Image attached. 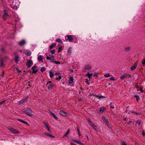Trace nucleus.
<instances>
[{"instance_id":"1","label":"nucleus","mask_w":145,"mask_h":145,"mask_svg":"<svg viewBox=\"0 0 145 145\" xmlns=\"http://www.w3.org/2000/svg\"><path fill=\"white\" fill-rule=\"evenodd\" d=\"M32 110L30 109L27 108L26 110H24V112L27 115L30 116H32L33 115L31 114V113H32Z\"/></svg>"},{"instance_id":"2","label":"nucleus","mask_w":145,"mask_h":145,"mask_svg":"<svg viewBox=\"0 0 145 145\" xmlns=\"http://www.w3.org/2000/svg\"><path fill=\"white\" fill-rule=\"evenodd\" d=\"M131 75L128 73H126L124 74L123 76H121L120 77V78L122 80H123L125 78H128L131 77Z\"/></svg>"},{"instance_id":"3","label":"nucleus","mask_w":145,"mask_h":145,"mask_svg":"<svg viewBox=\"0 0 145 145\" xmlns=\"http://www.w3.org/2000/svg\"><path fill=\"white\" fill-rule=\"evenodd\" d=\"M47 85L48 89H52L54 86V84H52L51 81H49L47 83Z\"/></svg>"},{"instance_id":"4","label":"nucleus","mask_w":145,"mask_h":145,"mask_svg":"<svg viewBox=\"0 0 145 145\" xmlns=\"http://www.w3.org/2000/svg\"><path fill=\"white\" fill-rule=\"evenodd\" d=\"M67 38V40L69 42H72L74 40L73 37L71 35H67L65 36V38L66 39V38Z\"/></svg>"},{"instance_id":"5","label":"nucleus","mask_w":145,"mask_h":145,"mask_svg":"<svg viewBox=\"0 0 145 145\" xmlns=\"http://www.w3.org/2000/svg\"><path fill=\"white\" fill-rule=\"evenodd\" d=\"M8 129L9 131H10L14 134H18L20 133L19 131L16 130L12 128L9 127L8 128Z\"/></svg>"},{"instance_id":"6","label":"nucleus","mask_w":145,"mask_h":145,"mask_svg":"<svg viewBox=\"0 0 145 145\" xmlns=\"http://www.w3.org/2000/svg\"><path fill=\"white\" fill-rule=\"evenodd\" d=\"M33 64L32 61L31 60H29L27 61L26 65L28 68H30L31 67Z\"/></svg>"},{"instance_id":"7","label":"nucleus","mask_w":145,"mask_h":145,"mask_svg":"<svg viewBox=\"0 0 145 145\" xmlns=\"http://www.w3.org/2000/svg\"><path fill=\"white\" fill-rule=\"evenodd\" d=\"M8 16V15L7 14V13L6 12L5 10H4V14L3 15L2 18L3 20H6L7 17Z\"/></svg>"},{"instance_id":"8","label":"nucleus","mask_w":145,"mask_h":145,"mask_svg":"<svg viewBox=\"0 0 145 145\" xmlns=\"http://www.w3.org/2000/svg\"><path fill=\"white\" fill-rule=\"evenodd\" d=\"M59 113L61 115L65 116H68L69 115L68 113L63 110H60L59 112Z\"/></svg>"},{"instance_id":"9","label":"nucleus","mask_w":145,"mask_h":145,"mask_svg":"<svg viewBox=\"0 0 145 145\" xmlns=\"http://www.w3.org/2000/svg\"><path fill=\"white\" fill-rule=\"evenodd\" d=\"M37 67L36 66H34L31 67V69L33 71V73H36L37 72L38 70H37Z\"/></svg>"},{"instance_id":"10","label":"nucleus","mask_w":145,"mask_h":145,"mask_svg":"<svg viewBox=\"0 0 145 145\" xmlns=\"http://www.w3.org/2000/svg\"><path fill=\"white\" fill-rule=\"evenodd\" d=\"M15 56L14 60L16 61V63H18L19 61V56L17 54V53L15 52L14 53Z\"/></svg>"},{"instance_id":"11","label":"nucleus","mask_w":145,"mask_h":145,"mask_svg":"<svg viewBox=\"0 0 145 145\" xmlns=\"http://www.w3.org/2000/svg\"><path fill=\"white\" fill-rule=\"evenodd\" d=\"M138 64V62H137L133 64V65L132 66L131 68V69L132 71L134 70L137 67V65Z\"/></svg>"},{"instance_id":"12","label":"nucleus","mask_w":145,"mask_h":145,"mask_svg":"<svg viewBox=\"0 0 145 145\" xmlns=\"http://www.w3.org/2000/svg\"><path fill=\"white\" fill-rule=\"evenodd\" d=\"M105 110V108L104 107H102L100 108V109L98 110L97 111V113L98 114H101L103 113V111Z\"/></svg>"},{"instance_id":"13","label":"nucleus","mask_w":145,"mask_h":145,"mask_svg":"<svg viewBox=\"0 0 145 145\" xmlns=\"http://www.w3.org/2000/svg\"><path fill=\"white\" fill-rule=\"evenodd\" d=\"M18 44L20 46H22L25 44V41L24 40H22L21 41L19 42L18 43Z\"/></svg>"},{"instance_id":"14","label":"nucleus","mask_w":145,"mask_h":145,"mask_svg":"<svg viewBox=\"0 0 145 145\" xmlns=\"http://www.w3.org/2000/svg\"><path fill=\"white\" fill-rule=\"evenodd\" d=\"M18 120V121H20L22 123H24V124L26 125H27L28 126H29V124L27 123L24 121L23 120H22L20 119H19Z\"/></svg>"},{"instance_id":"15","label":"nucleus","mask_w":145,"mask_h":145,"mask_svg":"<svg viewBox=\"0 0 145 145\" xmlns=\"http://www.w3.org/2000/svg\"><path fill=\"white\" fill-rule=\"evenodd\" d=\"M72 140L73 141V142H75L77 144H78L80 145H84V144L83 143H82L80 141H79L78 140H76L75 139H72Z\"/></svg>"},{"instance_id":"16","label":"nucleus","mask_w":145,"mask_h":145,"mask_svg":"<svg viewBox=\"0 0 145 145\" xmlns=\"http://www.w3.org/2000/svg\"><path fill=\"white\" fill-rule=\"evenodd\" d=\"M102 119L103 120L105 121L106 124H108V120L106 119L105 117L104 116L103 117H102Z\"/></svg>"},{"instance_id":"17","label":"nucleus","mask_w":145,"mask_h":145,"mask_svg":"<svg viewBox=\"0 0 145 145\" xmlns=\"http://www.w3.org/2000/svg\"><path fill=\"white\" fill-rule=\"evenodd\" d=\"M11 7L12 8L15 9H16L18 8L17 6L15 4H14V1H13V2L12 3V4L11 5Z\"/></svg>"},{"instance_id":"18","label":"nucleus","mask_w":145,"mask_h":145,"mask_svg":"<svg viewBox=\"0 0 145 145\" xmlns=\"http://www.w3.org/2000/svg\"><path fill=\"white\" fill-rule=\"evenodd\" d=\"M73 77L71 76L70 77L69 79V83L70 84H71L73 82Z\"/></svg>"},{"instance_id":"19","label":"nucleus","mask_w":145,"mask_h":145,"mask_svg":"<svg viewBox=\"0 0 145 145\" xmlns=\"http://www.w3.org/2000/svg\"><path fill=\"white\" fill-rule=\"evenodd\" d=\"M44 134L47 136H49L50 137H52L53 138L55 137L54 136L52 135L51 134L48 133H44Z\"/></svg>"},{"instance_id":"20","label":"nucleus","mask_w":145,"mask_h":145,"mask_svg":"<svg viewBox=\"0 0 145 145\" xmlns=\"http://www.w3.org/2000/svg\"><path fill=\"white\" fill-rule=\"evenodd\" d=\"M85 69L87 70H90L91 68V66L89 65H87L85 66Z\"/></svg>"},{"instance_id":"21","label":"nucleus","mask_w":145,"mask_h":145,"mask_svg":"<svg viewBox=\"0 0 145 145\" xmlns=\"http://www.w3.org/2000/svg\"><path fill=\"white\" fill-rule=\"evenodd\" d=\"M43 57V56H38V60L39 61V62H40L42 60V58Z\"/></svg>"},{"instance_id":"22","label":"nucleus","mask_w":145,"mask_h":145,"mask_svg":"<svg viewBox=\"0 0 145 145\" xmlns=\"http://www.w3.org/2000/svg\"><path fill=\"white\" fill-rule=\"evenodd\" d=\"M50 114H51L52 116L54 117V118L56 120H57L58 118L54 114L52 113V112H50Z\"/></svg>"},{"instance_id":"23","label":"nucleus","mask_w":145,"mask_h":145,"mask_svg":"<svg viewBox=\"0 0 145 145\" xmlns=\"http://www.w3.org/2000/svg\"><path fill=\"white\" fill-rule=\"evenodd\" d=\"M72 48L71 47H69L68 50H67V53L69 55H70L72 53L71 51Z\"/></svg>"},{"instance_id":"24","label":"nucleus","mask_w":145,"mask_h":145,"mask_svg":"<svg viewBox=\"0 0 145 145\" xmlns=\"http://www.w3.org/2000/svg\"><path fill=\"white\" fill-rule=\"evenodd\" d=\"M92 74H90L89 73H88L87 74V75H86V76H87L88 77V78L89 79H90L91 77H92Z\"/></svg>"},{"instance_id":"25","label":"nucleus","mask_w":145,"mask_h":145,"mask_svg":"<svg viewBox=\"0 0 145 145\" xmlns=\"http://www.w3.org/2000/svg\"><path fill=\"white\" fill-rule=\"evenodd\" d=\"M88 121V124H89L90 125L91 127L93 126V125L94 124L90 120H89Z\"/></svg>"},{"instance_id":"26","label":"nucleus","mask_w":145,"mask_h":145,"mask_svg":"<svg viewBox=\"0 0 145 145\" xmlns=\"http://www.w3.org/2000/svg\"><path fill=\"white\" fill-rule=\"evenodd\" d=\"M50 77L51 78H52L54 76V73L52 72V71H50Z\"/></svg>"},{"instance_id":"27","label":"nucleus","mask_w":145,"mask_h":145,"mask_svg":"<svg viewBox=\"0 0 145 145\" xmlns=\"http://www.w3.org/2000/svg\"><path fill=\"white\" fill-rule=\"evenodd\" d=\"M130 50V48L129 47H127V48H125V49L124 51H125V52H129Z\"/></svg>"},{"instance_id":"28","label":"nucleus","mask_w":145,"mask_h":145,"mask_svg":"<svg viewBox=\"0 0 145 145\" xmlns=\"http://www.w3.org/2000/svg\"><path fill=\"white\" fill-rule=\"evenodd\" d=\"M25 55L27 56H30L31 54V52L30 51H27L25 54Z\"/></svg>"},{"instance_id":"29","label":"nucleus","mask_w":145,"mask_h":145,"mask_svg":"<svg viewBox=\"0 0 145 145\" xmlns=\"http://www.w3.org/2000/svg\"><path fill=\"white\" fill-rule=\"evenodd\" d=\"M70 129H68L67 130V132H66L65 134L64 135L63 137H66L69 134V133L70 132Z\"/></svg>"},{"instance_id":"30","label":"nucleus","mask_w":145,"mask_h":145,"mask_svg":"<svg viewBox=\"0 0 145 145\" xmlns=\"http://www.w3.org/2000/svg\"><path fill=\"white\" fill-rule=\"evenodd\" d=\"M134 97L136 98L137 101L138 102L140 99L139 96L137 95H135Z\"/></svg>"},{"instance_id":"31","label":"nucleus","mask_w":145,"mask_h":145,"mask_svg":"<svg viewBox=\"0 0 145 145\" xmlns=\"http://www.w3.org/2000/svg\"><path fill=\"white\" fill-rule=\"evenodd\" d=\"M25 99H24L21 101H19V104L21 105L23 104L25 102Z\"/></svg>"},{"instance_id":"32","label":"nucleus","mask_w":145,"mask_h":145,"mask_svg":"<svg viewBox=\"0 0 145 145\" xmlns=\"http://www.w3.org/2000/svg\"><path fill=\"white\" fill-rule=\"evenodd\" d=\"M96 131H97V126L95 125L94 124L93 126L92 127Z\"/></svg>"},{"instance_id":"33","label":"nucleus","mask_w":145,"mask_h":145,"mask_svg":"<svg viewBox=\"0 0 145 145\" xmlns=\"http://www.w3.org/2000/svg\"><path fill=\"white\" fill-rule=\"evenodd\" d=\"M56 42H59L60 43H62V42L61 40L60 39H56Z\"/></svg>"},{"instance_id":"34","label":"nucleus","mask_w":145,"mask_h":145,"mask_svg":"<svg viewBox=\"0 0 145 145\" xmlns=\"http://www.w3.org/2000/svg\"><path fill=\"white\" fill-rule=\"evenodd\" d=\"M56 45V44L55 43H54L53 44L50 46V49H52L54 47H55Z\"/></svg>"},{"instance_id":"35","label":"nucleus","mask_w":145,"mask_h":145,"mask_svg":"<svg viewBox=\"0 0 145 145\" xmlns=\"http://www.w3.org/2000/svg\"><path fill=\"white\" fill-rule=\"evenodd\" d=\"M45 69L46 68L45 67H42L41 68L40 70L42 72H43L45 70Z\"/></svg>"},{"instance_id":"36","label":"nucleus","mask_w":145,"mask_h":145,"mask_svg":"<svg viewBox=\"0 0 145 145\" xmlns=\"http://www.w3.org/2000/svg\"><path fill=\"white\" fill-rule=\"evenodd\" d=\"M62 48V46H59L58 49V53H59L61 52Z\"/></svg>"},{"instance_id":"37","label":"nucleus","mask_w":145,"mask_h":145,"mask_svg":"<svg viewBox=\"0 0 145 145\" xmlns=\"http://www.w3.org/2000/svg\"><path fill=\"white\" fill-rule=\"evenodd\" d=\"M53 63L57 65H59L60 64V62L58 61H53Z\"/></svg>"},{"instance_id":"38","label":"nucleus","mask_w":145,"mask_h":145,"mask_svg":"<svg viewBox=\"0 0 145 145\" xmlns=\"http://www.w3.org/2000/svg\"><path fill=\"white\" fill-rule=\"evenodd\" d=\"M142 63L143 65H145V58L142 60Z\"/></svg>"},{"instance_id":"39","label":"nucleus","mask_w":145,"mask_h":145,"mask_svg":"<svg viewBox=\"0 0 145 145\" xmlns=\"http://www.w3.org/2000/svg\"><path fill=\"white\" fill-rule=\"evenodd\" d=\"M62 77L61 76H59L58 77L56 78V79L57 80L59 81L60 79Z\"/></svg>"},{"instance_id":"40","label":"nucleus","mask_w":145,"mask_h":145,"mask_svg":"<svg viewBox=\"0 0 145 145\" xmlns=\"http://www.w3.org/2000/svg\"><path fill=\"white\" fill-rule=\"evenodd\" d=\"M77 130L78 131V134L79 135V136H81V134L80 133V131H79V129H78V127H77Z\"/></svg>"},{"instance_id":"41","label":"nucleus","mask_w":145,"mask_h":145,"mask_svg":"<svg viewBox=\"0 0 145 145\" xmlns=\"http://www.w3.org/2000/svg\"><path fill=\"white\" fill-rule=\"evenodd\" d=\"M104 76L105 77H110V75L109 74H105Z\"/></svg>"},{"instance_id":"42","label":"nucleus","mask_w":145,"mask_h":145,"mask_svg":"<svg viewBox=\"0 0 145 145\" xmlns=\"http://www.w3.org/2000/svg\"><path fill=\"white\" fill-rule=\"evenodd\" d=\"M55 50H52L51 52H50V53L52 54H54L55 53Z\"/></svg>"},{"instance_id":"43","label":"nucleus","mask_w":145,"mask_h":145,"mask_svg":"<svg viewBox=\"0 0 145 145\" xmlns=\"http://www.w3.org/2000/svg\"><path fill=\"white\" fill-rule=\"evenodd\" d=\"M97 97H99V99H101V98H104V97H105V96H98V95H97Z\"/></svg>"},{"instance_id":"44","label":"nucleus","mask_w":145,"mask_h":145,"mask_svg":"<svg viewBox=\"0 0 145 145\" xmlns=\"http://www.w3.org/2000/svg\"><path fill=\"white\" fill-rule=\"evenodd\" d=\"M5 102V101L4 100L0 102V105H2Z\"/></svg>"},{"instance_id":"45","label":"nucleus","mask_w":145,"mask_h":145,"mask_svg":"<svg viewBox=\"0 0 145 145\" xmlns=\"http://www.w3.org/2000/svg\"><path fill=\"white\" fill-rule=\"evenodd\" d=\"M141 121L140 120H137L136 122V123L138 125H140V124Z\"/></svg>"},{"instance_id":"46","label":"nucleus","mask_w":145,"mask_h":145,"mask_svg":"<svg viewBox=\"0 0 145 145\" xmlns=\"http://www.w3.org/2000/svg\"><path fill=\"white\" fill-rule=\"evenodd\" d=\"M46 58L47 60H51V58L50 57H49L47 56H46Z\"/></svg>"},{"instance_id":"47","label":"nucleus","mask_w":145,"mask_h":145,"mask_svg":"<svg viewBox=\"0 0 145 145\" xmlns=\"http://www.w3.org/2000/svg\"><path fill=\"white\" fill-rule=\"evenodd\" d=\"M44 125L47 128H48V127L47 124V123L45 122H44Z\"/></svg>"},{"instance_id":"48","label":"nucleus","mask_w":145,"mask_h":145,"mask_svg":"<svg viewBox=\"0 0 145 145\" xmlns=\"http://www.w3.org/2000/svg\"><path fill=\"white\" fill-rule=\"evenodd\" d=\"M106 125L108 128H111L112 127H111V126L110 124H109V123H108V124H106Z\"/></svg>"},{"instance_id":"49","label":"nucleus","mask_w":145,"mask_h":145,"mask_svg":"<svg viewBox=\"0 0 145 145\" xmlns=\"http://www.w3.org/2000/svg\"><path fill=\"white\" fill-rule=\"evenodd\" d=\"M86 81H85V83H86L87 84H89V83H88V79H86Z\"/></svg>"},{"instance_id":"50","label":"nucleus","mask_w":145,"mask_h":145,"mask_svg":"<svg viewBox=\"0 0 145 145\" xmlns=\"http://www.w3.org/2000/svg\"><path fill=\"white\" fill-rule=\"evenodd\" d=\"M1 51L3 52H5V49L4 48H2L1 49Z\"/></svg>"},{"instance_id":"51","label":"nucleus","mask_w":145,"mask_h":145,"mask_svg":"<svg viewBox=\"0 0 145 145\" xmlns=\"http://www.w3.org/2000/svg\"><path fill=\"white\" fill-rule=\"evenodd\" d=\"M93 75L94 76H97L98 75V74L97 73L95 72L94 73V74Z\"/></svg>"},{"instance_id":"52","label":"nucleus","mask_w":145,"mask_h":145,"mask_svg":"<svg viewBox=\"0 0 145 145\" xmlns=\"http://www.w3.org/2000/svg\"><path fill=\"white\" fill-rule=\"evenodd\" d=\"M110 79L111 80H114L115 79L113 77H111L110 78Z\"/></svg>"},{"instance_id":"53","label":"nucleus","mask_w":145,"mask_h":145,"mask_svg":"<svg viewBox=\"0 0 145 145\" xmlns=\"http://www.w3.org/2000/svg\"><path fill=\"white\" fill-rule=\"evenodd\" d=\"M142 134L143 136H144L145 135V132H144V131H142Z\"/></svg>"},{"instance_id":"54","label":"nucleus","mask_w":145,"mask_h":145,"mask_svg":"<svg viewBox=\"0 0 145 145\" xmlns=\"http://www.w3.org/2000/svg\"><path fill=\"white\" fill-rule=\"evenodd\" d=\"M121 145H127L125 142H122Z\"/></svg>"},{"instance_id":"55","label":"nucleus","mask_w":145,"mask_h":145,"mask_svg":"<svg viewBox=\"0 0 145 145\" xmlns=\"http://www.w3.org/2000/svg\"><path fill=\"white\" fill-rule=\"evenodd\" d=\"M47 128L48 131L49 132H51L50 129L48 127V128Z\"/></svg>"},{"instance_id":"56","label":"nucleus","mask_w":145,"mask_h":145,"mask_svg":"<svg viewBox=\"0 0 145 145\" xmlns=\"http://www.w3.org/2000/svg\"><path fill=\"white\" fill-rule=\"evenodd\" d=\"M52 57H53L52 58H51V60H54H54L55 59L54 56H52Z\"/></svg>"},{"instance_id":"57","label":"nucleus","mask_w":145,"mask_h":145,"mask_svg":"<svg viewBox=\"0 0 145 145\" xmlns=\"http://www.w3.org/2000/svg\"><path fill=\"white\" fill-rule=\"evenodd\" d=\"M28 97H29L28 96H27L24 99H25V101H26Z\"/></svg>"},{"instance_id":"58","label":"nucleus","mask_w":145,"mask_h":145,"mask_svg":"<svg viewBox=\"0 0 145 145\" xmlns=\"http://www.w3.org/2000/svg\"><path fill=\"white\" fill-rule=\"evenodd\" d=\"M1 67H2L4 65V64H3L2 61L1 62Z\"/></svg>"},{"instance_id":"59","label":"nucleus","mask_w":145,"mask_h":145,"mask_svg":"<svg viewBox=\"0 0 145 145\" xmlns=\"http://www.w3.org/2000/svg\"><path fill=\"white\" fill-rule=\"evenodd\" d=\"M16 70H17V71L19 73L21 72L19 70L18 68H16Z\"/></svg>"},{"instance_id":"60","label":"nucleus","mask_w":145,"mask_h":145,"mask_svg":"<svg viewBox=\"0 0 145 145\" xmlns=\"http://www.w3.org/2000/svg\"><path fill=\"white\" fill-rule=\"evenodd\" d=\"M139 90L141 92H143V89L142 88H140Z\"/></svg>"},{"instance_id":"61","label":"nucleus","mask_w":145,"mask_h":145,"mask_svg":"<svg viewBox=\"0 0 145 145\" xmlns=\"http://www.w3.org/2000/svg\"><path fill=\"white\" fill-rule=\"evenodd\" d=\"M136 114L137 115H140V112H136Z\"/></svg>"},{"instance_id":"62","label":"nucleus","mask_w":145,"mask_h":145,"mask_svg":"<svg viewBox=\"0 0 145 145\" xmlns=\"http://www.w3.org/2000/svg\"><path fill=\"white\" fill-rule=\"evenodd\" d=\"M70 143L71 145H76V144H74L72 142H71Z\"/></svg>"},{"instance_id":"63","label":"nucleus","mask_w":145,"mask_h":145,"mask_svg":"<svg viewBox=\"0 0 145 145\" xmlns=\"http://www.w3.org/2000/svg\"><path fill=\"white\" fill-rule=\"evenodd\" d=\"M81 100H82V99L81 98H80L78 99V101L79 102H80Z\"/></svg>"},{"instance_id":"64","label":"nucleus","mask_w":145,"mask_h":145,"mask_svg":"<svg viewBox=\"0 0 145 145\" xmlns=\"http://www.w3.org/2000/svg\"><path fill=\"white\" fill-rule=\"evenodd\" d=\"M110 107L111 108H114V107L113 106H111Z\"/></svg>"}]
</instances>
